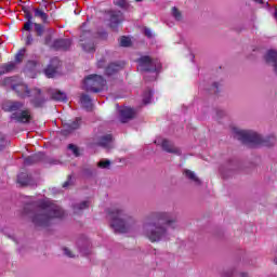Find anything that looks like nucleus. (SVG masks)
<instances>
[{
  "mask_svg": "<svg viewBox=\"0 0 277 277\" xmlns=\"http://www.w3.org/2000/svg\"><path fill=\"white\" fill-rule=\"evenodd\" d=\"M110 226L115 233H133L137 225L135 217L127 214L122 209L115 208L109 211Z\"/></svg>",
  "mask_w": 277,
  "mask_h": 277,
  "instance_id": "3",
  "label": "nucleus"
},
{
  "mask_svg": "<svg viewBox=\"0 0 277 277\" xmlns=\"http://www.w3.org/2000/svg\"><path fill=\"white\" fill-rule=\"evenodd\" d=\"M155 144H157V146H161L162 150L166 153H171L172 155L177 156L181 155V148L176 147L172 141L166 138H157Z\"/></svg>",
  "mask_w": 277,
  "mask_h": 277,
  "instance_id": "8",
  "label": "nucleus"
},
{
  "mask_svg": "<svg viewBox=\"0 0 277 277\" xmlns=\"http://www.w3.org/2000/svg\"><path fill=\"white\" fill-rule=\"evenodd\" d=\"M144 34L147 38H153V30H150V28H145Z\"/></svg>",
  "mask_w": 277,
  "mask_h": 277,
  "instance_id": "41",
  "label": "nucleus"
},
{
  "mask_svg": "<svg viewBox=\"0 0 277 277\" xmlns=\"http://www.w3.org/2000/svg\"><path fill=\"white\" fill-rule=\"evenodd\" d=\"M213 85H214V88H217V82H214Z\"/></svg>",
  "mask_w": 277,
  "mask_h": 277,
  "instance_id": "50",
  "label": "nucleus"
},
{
  "mask_svg": "<svg viewBox=\"0 0 277 277\" xmlns=\"http://www.w3.org/2000/svg\"><path fill=\"white\" fill-rule=\"evenodd\" d=\"M14 63H10L8 65H4L2 67H0V75H5L6 72H12V70H14Z\"/></svg>",
  "mask_w": 277,
  "mask_h": 277,
  "instance_id": "23",
  "label": "nucleus"
},
{
  "mask_svg": "<svg viewBox=\"0 0 277 277\" xmlns=\"http://www.w3.org/2000/svg\"><path fill=\"white\" fill-rule=\"evenodd\" d=\"M108 16L111 29H116L122 23V12L120 11H109Z\"/></svg>",
  "mask_w": 277,
  "mask_h": 277,
  "instance_id": "10",
  "label": "nucleus"
},
{
  "mask_svg": "<svg viewBox=\"0 0 277 277\" xmlns=\"http://www.w3.org/2000/svg\"><path fill=\"white\" fill-rule=\"evenodd\" d=\"M111 140L113 137L110 134L104 135L100 138V145L104 148H109V146H111Z\"/></svg>",
  "mask_w": 277,
  "mask_h": 277,
  "instance_id": "17",
  "label": "nucleus"
},
{
  "mask_svg": "<svg viewBox=\"0 0 277 277\" xmlns=\"http://www.w3.org/2000/svg\"><path fill=\"white\" fill-rule=\"evenodd\" d=\"M265 62L273 66L274 72L277 75V52L274 50L268 51L265 54Z\"/></svg>",
  "mask_w": 277,
  "mask_h": 277,
  "instance_id": "12",
  "label": "nucleus"
},
{
  "mask_svg": "<svg viewBox=\"0 0 277 277\" xmlns=\"http://www.w3.org/2000/svg\"><path fill=\"white\" fill-rule=\"evenodd\" d=\"M64 254H65L66 256H69V259H74V256H75V254H72V252H71L70 249H68V248H65V249H64Z\"/></svg>",
  "mask_w": 277,
  "mask_h": 277,
  "instance_id": "39",
  "label": "nucleus"
},
{
  "mask_svg": "<svg viewBox=\"0 0 277 277\" xmlns=\"http://www.w3.org/2000/svg\"><path fill=\"white\" fill-rule=\"evenodd\" d=\"M51 94H52L53 101H58L61 103H66V101H67L66 93H64L62 91L54 90V91H52Z\"/></svg>",
  "mask_w": 277,
  "mask_h": 277,
  "instance_id": "14",
  "label": "nucleus"
},
{
  "mask_svg": "<svg viewBox=\"0 0 277 277\" xmlns=\"http://www.w3.org/2000/svg\"><path fill=\"white\" fill-rule=\"evenodd\" d=\"M153 101V91L145 92L143 95V103L144 105L150 104Z\"/></svg>",
  "mask_w": 277,
  "mask_h": 277,
  "instance_id": "27",
  "label": "nucleus"
},
{
  "mask_svg": "<svg viewBox=\"0 0 277 277\" xmlns=\"http://www.w3.org/2000/svg\"><path fill=\"white\" fill-rule=\"evenodd\" d=\"M97 66L101 68V67L103 66V61H100V62L97 63Z\"/></svg>",
  "mask_w": 277,
  "mask_h": 277,
  "instance_id": "45",
  "label": "nucleus"
},
{
  "mask_svg": "<svg viewBox=\"0 0 277 277\" xmlns=\"http://www.w3.org/2000/svg\"><path fill=\"white\" fill-rule=\"evenodd\" d=\"M81 124V119H76L75 121L67 123V131H75Z\"/></svg>",
  "mask_w": 277,
  "mask_h": 277,
  "instance_id": "26",
  "label": "nucleus"
},
{
  "mask_svg": "<svg viewBox=\"0 0 277 277\" xmlns=\"http://www.w3.org/2000/svg\"><path fill=\"white\" fill-rule=\"evenodd\" d=\"M8 146V140L5 138V135L0 133V150H3Z\"/></svg>",
  "mask_w": 277,
  "mask_h": 277,
  "instance_id": "30",
  "label": "nucleus"
},
{
  "mask_svg": "<svg viewBox=\"0 0 277 277\" xmlns=\"http://www.w3.org/2000/svg\"><path fill=\"white\" fill-rule=\"evenodd\" d=\"M32 92H34L32 93L34 96H40V93H41L40 89H35Z\"/></svg>",
  "mask_w": 277,
  "mask_h": 277,
  "instance_id": "42",
  "label": "nucleus"
},
{
  "mask_svg": "<svg viewBox=\"0 0 277 277\" xmlns=\"http://www.w3.org/2000/svg\"><path fill=\"white\" fill-rule=\"evenodd\" d=\"M255 3H263V0H253Z\"/></svg>",
  "mask_w": 277,
  "mask_h": 277,
  "instance_id": "46",
  "label": "nucleus"
},
{
  "mask_svg": "<svg viewBox=\"0 0 277 277\" xmlns=\"http://www.w3.org/2000/svg\"><path fill=\"white\" fill-rule=\"evenodd\" d=\"M239 277H248V273H239Z\"/></svg>",
  "mask_w": 277,
  "mask_h": 277,
  "instance_id": "43",
  "label": "nucleus"
},
{
  "mask_svg": "<svg viewBox=\"0 0 277 277\" xmlns=\"http://www.w3.org/2000/svg\"><path fill=\"white\" fill-rule=\"evenodd\" d=\"M4 111H11V121L12 122H21L23 124L29 122L31 120V113L29 110H22L23 103L21 102H6L3 104Z\"/></svg>",
  "mask_w": 277,
  "mask_h": 277,
  "instance_id": "5",
  "label": "nucleus"
},
{
  "mask_svg": "<svg viewBox=\"0 0 277 277\" xmlns=\"http://www.w3.org/2000/svg\"><path fill=\"white\" fill-rule=\"evenodd\" d=\"M68 185H70V181H66V182L63 184V187H68Z\"/></svg>",
  "mask_w": 277,
  "mask_h": 277,
  "instance_id": "44",
  "label": "nucleus"
},
{
  "mask_svg": "<svg viewBox=\"0 0 277 277\" xmlns=\"http://www.w3.org/2000/svg\"><path fill=\"white\" fill-rule=\"evenodd\" d=\"M80 103L84 109H92V98H90L88 95H82Z\"/></svg>",
  "mask_w": 277,
  "mask_h": 277,
  "instance_id": "18",
  "label": "nucleus"
},
{
  "mask_svg": "<svg viewBox=\"0 0 277 277\" xmlns=\"http://www.w3.org/2000/svg\"><path fill=\"white\" fill-rule=\"evenodd\" d=\"M31 25H34V22H26L24 24L25 31H31Z\"/></svg>",
  "mask_w": 277,
  "mask_h": 277,
  "instance_id": "38",
  "label": "nucleus"
},
{
  "mask_svg": "<svg viewBox=\"0 0 277 277\" xmlns=\"http://www.w3.org/2000/svg\"><path fill=\"white\" fill-rule=\"evenodd\" d=\"M83 88L87 92H103V90H107V81L102 76L93 74L84 79Z\"/></svg>",
  "mask_w": 277,
  "mask_h": 277,
  "instance_id": "6",
  "label": "nucleus"
},
{
  "mask_svg": "<svg viewBox=\"0 0 277 277\" xmlns=\"http://www.w3.org/2000/svg\"><path fill=\"white\" fill-rule=\"evenodd\" d=\"M23 57H25V49H22L17 52V54L15 55V62H17V64H21V62H23Z\"/></svg>",
  "mask_w": 277,
  "mask_h": 277,
  "instance_id": "28",
  "label": "nucleus"
},
{
  "mask_svg": "<svg viewBox=\"0 0 277 277\" xmlns=\"http://www.w3.org/2000/svg\"><path fill=\"white\" fill-rule=\"evenodd\" d=\"M34 105H35V107H42V105H44V100L35 98Z\"/></svg>",
  "mask_w": 277,
  "mask_h": 277,
  "instance_id": "36",
  "label": "nucleus"
},
{
  "mask_svg": "<svg viewBox=\"0 0 277 277\" xmlns=\"http://www.w3.org/2000/svg\"><path fill=\"white\" fill-rule=\"evenodd\" d=\"M171 14L175 21H177V22L183 21V13H181V11H179V9H176V6L172 8Z\"/></svg>",
  "mask_w": 277,
  "mask_h": 277,
  "instance_id": "22",
  "label": "nucleus"
},
{
  "mask_svg": "<svg viewBox=\"0 0 277 277\" xmlns=\"http://www.w3.org/2000/svg\"><path fill=\"white\" fill-rule=\"evenodd\" d=\"M135 1L141 2V1H143V0H135Z\"/></svg>",
  "mask_w": 277,
  "mask_h": 277,
  "instance_id": "51",
  "label": "nucleus"
},
{
  "mask_svg": "<svg viewBox=\"0 0 277 277\" xmlns=\"http://www.w3.org/2000/svg\"><path fill=\"white\" fill-rule=\"evenodd\" d=\"M35 29H36L38 36H41L44 31V29L42 28V25L36 24V23H35Z\"/></svg>",
  "mask_w": 277,
  "mask_h": 277,
  "instance_id": "35",
  "label": "nucleus"
},
{
  "mask_svg": "<svg viewBox=\"0 0 277 277\" xmlns=\"http://www.w3.org/2000/svg\"><path fill=\"white\" fill-rule=\"evenodd\" d=\"M235 276V269H227L224 271L221 275V277H233Z\"/></svg>",
  "mask_w": 277,
  "mask_h": 277,
  "instance_id": "33",
  "label": "nucleus"
},
{
  "mask_svg": "<svg viewBox=\"0 0 277 277\" xmlns=\"http://www.w3.org/2000/svg\"><path fill=\"white\" fill-rule=\"evenodd\" d=\"M137 62V70L141 72H159L161 70V62L153 60L150 56H142Z\"/></svg>",
  "mask_w": 277,
  "mask_h": 277,
  "instance_id": "7",
  "label": "nucleus"
},
{
  "mask_svg": "<svg viewBox=\"0 0 277 277\" xmlns=\"http://www.w3.org/2000/svg\"><path fill=\"white\" fill-rule=\"evenodd\" d=\"M81 47L87 53H94V42H92L91 40L81 43Z\"/></svg>",
  "mask_w": 277,
  "mask_h": 277,
  "instance_id": "21",
  "label": "nucleus"
},
{
  "mask_svg": "<svg viewBox=\"0 0 277 277\" xmlns=\"http://www.w3.org/2000/svg\"><path fill=\"white\" fill-rule=\"evenodd\" d=\"M29 217L35 226H49L53 220L64 217V210L49 199L38 202V208L29 213Z\"/></svg>",
  "mask_w": 277,
  "mask_h": 277,
  "instance_id": "2",
  "label": "nucleus"
},
{
  "mask_svg": "<svg viewBox=\"0 0 277 277\" xmlns=\"http://www.w3.org/2000/svg\"><path fill=\"white\" fill-rule=\"evenodd\" d=\"M90 207V202L88 201H81L80 203H76L74 206V213H79L83 211L84 209H88Z\"/></svg>",
  "mask_w": 277,
  "mask_h": 277,
  "instance_id": "19",
  "label": "nucleus"
},
{
  "mask_svg": "<svg viewBox=\"0 0 277 277\" xmlns=\"http://www.w3.org/2000/svg\"><path fill=\"white\" fill-rule=\"evenodd\" d=\"M68 149L71 150L75 157H79V148L77 147V145L69 144Z\"/></svg>",
  "mask_w": 277,
  "mask_h": 277,
  "instance_id": "32",
  "label": "nucleus"
},
{
  "mask_svg": "<svg viewBox=\"0 0 277 277\" xmlns=\"http://www.w3.org/2000/svg\"><path fill=\"white\" fill-rule=\"evenodd\" d=\"M236 137L245 144H264V146H274L277 142L276 135L274 134L263 140V137L258 133L248 130H236Z\"/></svg>",
  "mask_w": 277,
  "mask_h": 277,
  "instance_id": "4",
  "label": "nucleus"
},
{
  "mask_svg": "<svg viewBox=\"0 0 277 277\" xmlns=\"http://www.w3.org/2000/svg\"><path fill=\"white\" fill-rule=\"evenodd\" d=\"M26 177H27L26 174H19L17 176V183H19V185H27V183H29V182L27 181Z\"/></svg>",
  "mask_w": 277,
  "mask_h": 277,
  "instance_id": "31",
  "label": "nucleus"
},
{
  "mask_svg": "<svg viewBox=\"0 0 277 277\" xmlns=\"http://www.w3.org/2000/svg\"><path fill=\"white\" fill-rule=\"evenodd\" d=\"M184 175L186 176V179H189V181H193V183H195V185H200V179H198V176H196V173H194V171L184 170Z\"/></svg>",
  "mask_w": 277,
  "mask_h": 277,
  "instance_id": "15",
  "label": "nucleus"
},
{
  "mask_svg": "<svg viewBox=\"0 0 277 277\" xmlns=\"http://www.w3.org/2000/svg\"><path fill=\"white\" fill-rule=\"evenodd\" d=\"M37 157H43V154H38L37 156H35V159H37Z\"/></svg>",
  "mask_w": 277,
  "mask_h": 277,
  "instance_id": "48",
  "label": "nucleus"
},
{
  "mask_svg": "<svg viewBox=\"0 0 277 277\" xmlns=\"http://www.w3.org/2000/svg\"><path fill=\"white\" fill-rule=\"evenodd\" d=\"M158 222H164L168 226L176 222V216H173L171 212L159 211L153 212L148 216V221L143 224V235L151 241V243H159V241H168L170 234L166 226Z\"/></svg>",
  "mask_w": 277,
  "mask_h": 277,
  "instance_id": "1",
  "label": "nucleus"
},
{
  "mask_svg": "<svg viewBox=\"0 0 277 277\" xmlns=\"http://www.w3.org/2000/svg\"><path fill=\"white\" fill-rule=\"evenodd\" d=\"M28 64H31L32 66H36V62H29Z\"/></svg>",
  "mask_w": 277,
  "mask_h": 277,
  "instance_id": "49",
  "label": "nucleus"
},
{
  "mask_svg": "<svg viewBox=\"0 0 277 277\" xmlns=\"http://www.w3.org/2000/svg\"><path fill=\"white\" fill-rule=\"evenodd\" d=\"M24 12H25V18L27 19V22H31L34 18L31 13H29V11H24Z\"/></svg>",
  "mask_w": 277,
  "mask_h": 277,
  "instance_id": "40",
  "label": "nucleus"
},
{
  "mask_svg": "<svg viewBox=\"0 0 277 277\" xmlns=\"http://www.w3.org/2000/svg\"><path fill=\"white\" fill-rule=\"evenodd\" d=\"M84 36H88V34H84V35L81 36L80 42H83V37Z\"/></svg>",
  "mask_w": 277,
  "mask_h": 277,
  "instance_id": "47",
  "label": "nucleus"
},
{
  "mask_svg": "<svg viewBox=\"0 0 277 277\" xmlns=\"http://www.w3.org/2000/svg\"><path fill=\"white\" fill-rule=\"evenodd\" d=\"M72 42L70 39H58L55 40L53 43L54 49H62L63 51H67V49H70V45Z\"/></svg>",
  "mask_w": 277,
  "mask_h": 277,
  "instance_id": "13",
  "label": "nucleus"
},
{
  "mask_svg": "<svg viewBox=\"0 0 277 277\" xmlns=\"http://www.w3.org/2000/svg\"><path fill=\"white\" fill-rule=\"evenodd\" d=\"M114 3L118 8H127V0H115Z\"/></svg>",
  "mask_w": 277,
  "mask_h": 277,
  "instance_id": "34",
  "label": "nucleus"
},
{
  "mask_svg": "<svg viewBox=\"0 0 277 277\" xmlns=\"http://www.w3.org/2000/svg\"><path fill=\"white\" fill-rule=\"evenodd\" d=\"M135 118V110L133 108L124 107L119 110V120L120 122H129Z\"/></svg>",
  "mask_w": 277,
  "mask_h": 277,
  "instance_id": "11",
  "label": "nucleus"
},
{
  "mask_svg": "<svg viewBox=\"0 0 277 277\" xmlns=\"http://www.w3.org/2000/svg\"><path fill=\"white\" fill-rule=\"evenodd\" d=\"M122 67L116 63H111L110 65H108V67L106 68V75L108 77H111V75H115V72H118V70H120Z\"/></svg>",
  "mask_w": 277,
  "mask_h": 277,
  "instance_id": "16",
  "label": "nucleus"
},
{
  "mask_svg": "<svg viewBox=\"0 0 277 277\" xmlns=\"http://www.w3.org/2000/svg\"><path fill=\"white\" fill-rule=\"evenodd\" d=\"M35 16H37V18H41V21H43V23H47L49 15H47L44 13V11L40 10V9H36L35 10Z\"/></svg>",
  "mask_w": 277,
  "mask_h": 277,
  "instance_id": "24",
  "label": "nucleus"
},
{
  "mask_svg": "<svg viewBox=\"0 0 277 277\" xmlns=\"http://www.w3.org/2000/svg\"><path fill=\"white\" fill-rule=\"evenodd\" d=\"M34 43V37L31 36V34H28L26 36V44L29 47Z\"/></svg>",
  "mask_w": 277,
  "mask_h": 277,
  "instance_id": "37",
  "label": "nucleus"
},
{
  "mask_svg": "<svg viewBox=\"0 0 277 277\" xmlns=\"http://www.w3.org/2000/svg\"><path fill=\"white\" fill-rule=\"evenodd\" d=\"M4 83H6V84L10 83L12 90H15V92H17V94L19 96H23V97L31 96V92L29 91V88H27V84H25L23 82L15 84L13 78H6L4 80Z\"/></svg>",
  "mask_w": 277,
  "mask_h": 277,
  "instance_id": "9",
  "label": "nucleus"
},
{
  "mask_svg": "<svg viewBox=\"0 0 277 277\" xmlns=\"http://www.w3.org/2000/svg\"><path fill=\"white\" fill-rule=\"evenodd\" d=\"M57 72V68L53 65H49L48 68L44 70V75L48 77V79H53Z\"/></svg>",
  "mask_w": 277,
  "mask_h": 277,
  "instance_id": "20",
  "label": "nucleus"
},
{
  "mask_svg": "<svg viewBox=\"0 0 277 277\" xmlns=\"http://www.w3.org/2000/svg\"><path fill=\"white\" fill-rule=\"evenodd\" d=\"M97 166L102 169V170H109L110 166H111V161L107 160V159H102L97 162Z\"/></svg>",
  "mask_w": 277,
  "mask_h": 277,
  "instance_id": "25",
  "label": "nucleus"
},
{
  "mask_svg": "<svg viewBox=\"0 0 277 277\" xmlns=\"http://www.w3.org/2000/svg\"><path fill=\"white\" fill-rule=\"evenodd\" d=\"M121 47H131V38L129 37H121L120 38Z\"/></svg>",
  "mask_w": 277,
  "mask_h": 277,
  "instance_id": "29",
  "label": "nucleus"
}]
</instances>
